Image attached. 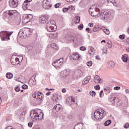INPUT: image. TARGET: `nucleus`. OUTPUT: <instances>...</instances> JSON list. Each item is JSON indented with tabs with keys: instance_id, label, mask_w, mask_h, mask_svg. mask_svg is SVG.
<instances>
[{
	"instance_id": "1",
	"label": "nucleus",
	"mask_w": 129,
	"mask_h": 129,
	"mask_svg": "<svg viewBox=\"0 0 129 129\" xmlns=\"http://www.w3.org/2000/svg\"><path fill=\"white\" fill-rule=\"evenodd\" d=\"M93 8L94 9V10H95V11L97 12V13H98L96 15H92L93 17H95V18H101V20H103L104 21H107V20H108V19H109L110 17V14L109 13V12L106 11H104L103 12H100L99 6L94 5L93 6Z\"/></svg>"
},
{
	"instance_id": "2",
	"label": "nucleus",
	"mask_w": 129,
	"mask_h": 129,
	"mask_svg": "<svg viewBox=\"0 0 129 129\" xmlns=\"http://www.w3.org/2000/svg\"><path fill=\"white\" fill-rule=\"evenodd\" d=\"M55 27H56V22H55V21L51 20L46 23L45 29L48 32H54V31H56Z\"/></svg>"
},
{
	"instance_id": "3",
	"label": "nucleus",
	"mask_w": 129,
	"mask_h": 129,
	"mask_svg": "<svg viewBox=\"0 0 129 129\" xmlns=\"http://www.w3.org/2000/svg\"><path fill=\"white\" fill-rule=\"evenodd\" d=\"M30 31H31V29L29 28L20 29L18 33V36L21 39H27L28 38V34H29Z\"/></svg>"
},
{
	"instance_id": "4",
	"label": "nucleus",
	"mask_w": 129,
	"mask_h": 129,
	"mask_svg": "<svg viewBox=\"0 0 129 129\" xmlns=\"http://www.w3.org/2000/svg\"><path fill=\"white\" fill-rule=\"evenodd\" d=\"M105 111L103 110H100L99 111H95L94 114V118L99 120V119H102L105 116Z\"/></svg>"
},
{
	"instance_id": "5",
	"label": "nucleus",
	"mask_w": 129,
	"mask_h": 129,
	"mask_svg": "<svg viewBox=\"0 0 129 129\" xmlns=\"http://www.w3.org/2000/svg\"><path fill=\"white\" fill-rule=\"evenodd\" d=\"M13 34V32L2 31L0 32V37L2 41H9L10 40V36Z\"/></svg>"
},
{
	"instance_id": "6",
	"label": "nucleus",
	"mask_w": 129,
	"mask_h": 129,
	"mask_svg": "<svg viewBox=\"0 0 129 129\" xmlns=\"http://www.w3.org/2000/svg\"><path fill=\"white\" fill-rule=\"evenodd\" d=\"M32 96L33 98H36V101L38 102V104H41L43 101V98H44V96L41 93L40 94L35 92L33 94Z\"/></svg>"
},
{
	"instance_id": "7",
	"label": "nucleus",
	"mask_w": 129,
	"mask_h": 129,
	"mask_svg": "<svg viewBox=\"0 0 129 129\" xmlns=\"http://www.w3.org/2000/svg\"><path fill=\"white\" fill-rule=\"evenodd\" d=\"M63 64V58H60L56 60L55 61L52 63L53 66L56 69H60L61 65Z\"/></svg>"
},
{
	"instance_id": "8",
	"label": "nucleus",
	"mask_w": 129,
	"mask_h": 129,
	"mask_svg": "<svg viewBox=\"0 0 129 129\" xmlns=\"http://www.w3.org/2000/svg\"><path fill=\"white\" fill-rule=\"evenodd\" d=\"M41 114H39L38 112L36 111H33V112H31L30 114V116L32 119H42V118H41Z\"/></svg>"
},
{
	"instance_id": "9",
	"label": "nucleus",
	"mask_w": 129,
	"mask_h": 129,
	"mask_svg": "<svg viewBox=\"0 0 129 129\" xmlns=\"http://www.w3.org/2000/svg\"><path fill=\"white\" fill-rule=\"evenodd\" d=\"M42 7L43 9L45 10H49L52 5L50 4V2L48 0H44L42 3Z\"/></svg>"
},
{
	"instance_id": "10",
	"label": "nucleus",
	"mask_w": 129,
	"mask_h": 129,
	"mask_svg": "<svg viewBox=\"0 0 129 129\" xmlns=\"http://www.w3.org/2000/svg\"><path fill=\"white\" fill-rule=\"evenodd\" d=\"M48 19H49L48 15H42L40 16L39 23H40V24H46L48 21Z\"/></svg>"
},
{
	"instance_id": "11",
	"label": "nucleus",
	"mask_w": 129,
	"mask_h": 129,
	"mask_svg": "<svg viewBox=\"0 0 129 129\" xmlns=\"http://www.w3.org/2000/svg\"><path fill=\"white\" fill-rule=\"evenodd\" d=\"M70 58L73 60H76V61L77 60L78 61H80V59H81V56H80L78 53H74L70 56Z\"/></svg>"
},
{
	"instance_id": "12",
	"label": "nucleus",
	"mask_w": 129,
	"mask_h": 129,
	"mask_svg": "<svg viewBox=\"0 0 129 129\" xmlns=\"http://www.w3.org/2000/svg\"><path fill=\"white\" fill-rule=\"evenodd\" d=\"M17 12L15 10H10L7 11L4 13V17H6V18L9 17V16H13L16 14Z\"/></svg>"
},
{
	"instance_id": "13",
	"label": "nucleus",
	"mask_w": 129,
	"mask_h": 129,
	"mask_svg": "<svg viewBox=\"0 0 129 129\" xmlns=\"http://www.w3.org/2000/svg\"><path fill=\"white\" fill-rule=\"evenodd\" d=\"M19 1L18 0H10L9 2V6L11 8H17L19 5Z\"/></svg>"
},
{
	"instance_id": "14",
	"label": "nucleus",
	"mask_w": 129,
	"mask_h": 129,
	"mask_svg": "<svg viewBox=\"0 0 129 129\" xmlns=\"http://www.w3.org/2000/svg\"><path fill=\"white\" fill-rule=\"evenodd\" d=\"M109 101L110 102H111V103H112L113 105H114L116 101H117V98L114 96H110L109 98Z\"/></svg>"
},
{
	"instance_id": "15",
	"label": "nucleus",
	"mask_w": 129,
	"mask_h": 129,
	"mask_svg": "<svg viewBox=\"0 0 129 129\" xmlns=\"http://www.w3.org/2000/svg\"><path fill=\"white\" fill-rule=\"evenodd\" d=\"M94 82L97 84L102 83V82H103V81H102V80L100 79V77H99V76H96L94 79Z\"/></svg>"
},
{
	"instance_id": "16",
	"label": "nucleus",
	"mask_w": 129,
	"mask_h": 129,
	"mask_svg": "<svg viewBox=\"0 0 129 129\" xmlns=\"http://www.w3.org/2000/svg\"><path fill=\"white\" fill-rule=\"evenodd\" d=\"M25 18H26V19H22V20L24 21H25V23H29V22H30L31 21V20H32L33 19V16H32V15L31 14H29V15H26L25 16Z\"/></svg>"
},
{
	"instance_id": "17",
	"label": "nucleus",
	"mask_w": 129,
	"mask_h": 129,
	"mask_svg": "<svg viewBox=\"0 0 129 129\" xmlns=\"http://www.w3.org/2000/svg\"><path fill=\"white\" fill-rule=\"evenodd\" d=\"M66 102L68 103V104L71 105V104H73L74 102H75V100L73 99V98L69 97L67 99Z\"/></svg>"
},
{
	"instance_id": "18",
	"label": "nucleus",
	"mask_w": 129,
	"mask_h": 129,
	"mask_svg": "<svg viewBox=\"0 0 129 129\" xmlns=\"http://www.w3.org/2000/svg\"><path fill=\"white\" fill-rule=\"evenodd\" d=\"M60 109H61V105H60V104H56L54 106L53 108L52 109V111L53 112H54L55 111H56V112H58Z\"/></svg>"
},
{
	"instance_id": "19",
	"label": "nucleus",
	"mask_w": 129,
	"mask_h": 129,
	"mask_svg": "<svg viewBox=\"0 0 129 129\" xmlns=\"http://www.w3.org/2000/svg\"><path fill=\"white\" fill-rule=\"evenodd\" d=\"M90 79H91V76H90L86 77L82 82L83 84H87V83L89 82Z\"/></svg>"
},
{
	"instance_id": "20",
	"label": "nucleus",
	"mask_w": 129,
	"mask_h": 129,
	"mask_svg": "<svg viewBox=\"0 0 129 129\" xmlns=\"http://www.w3.org/2000/svg\"><path fill=\"white\" fill-rule=\"evenodd\" d=\"M68 75H69V72H68L67 70H64L61 73V76L62 77H66V76H68Z\"/></svg>"
},
{
	"instance_id": "21",
	"label": "nucleus",
	"mask_w": 129,
	"mask_h": 129,
	"mask_svg": "<svg viewBox=\"0 0 129 129\" xmlns=\"http://www.w3.org/2000/svg\"><path fill=\"white\" fill-rule=\"evenodd\" d=\"M28 83L30 86L36 85V81L33 79L29 80Z\"/></svg>"
},
{
	"instance_id": "22",
	"label": "nucleus",
	"mask_w": 129,
	"mask_h": 129,
	"mask_svg": "<svg viewBox=\"0 0 129 129\" xmlns=\"http://www.w3.org/2000/svg\"><path fill=\"white\" fill-rule=\"evenodd\" d=\"M127 58H128V57L127 56V55H126V54L122 55V60L123 62H127Z\"/></svg>"
},
{
	"instance_id": "23",
	"label": "nucleus",
	"mask_w": 129,
	"mask_h": 129,
	"mask_svg": "<svg viewBox=\"0 0 129 129\" xmlns=\"http://www.w3.org/2000/svg\"><path fill=\"white\" fill-rule=\"evenodd\" d=\"M89 14H91V16H92V17H93V15H97V14H98L97 13V12H96V10H95V11H91V8L89 9Z\"/></svg>"
},
{
	"instance_id": "24",
	"label": "nucleus",
	"mask_w": 129,
	"mask_h": 129,
	"mask_svg": "<svg viewBox=\"0 0 129 129\" xmlns=\"http://www.w3.org/2000/svg\"><path fill=\"white\" fill-rule=\"evenodd\" d=\"M11 62L12 65H18V62L16 61V59L13 56L11 58Z\"/></svg>"
},
{
	"instance_id": "25",
	"label": "nucleus",
	"mask_w": 129,
	"mask_h": 129,
	"mask_svg": "<svg viewBox=\"0 0 129 129\" xmlns=\"http://www.w3.org/2000/svg\"><path fill=\"white\" fill-rule=\"evenodd\" d=\"M50 47L51 48H53V49H55V50H58L59 47H58V46L57 45V44H56V43H52L50 45Z\"/></svg>"
},
{
	"instance_id": "26",
	"label": "nucleus",
	"mask_w": 129,
	"mask_h": 129,
	"mask_svg": "<svg viewBox=\"0 0 129 129\" xmlns=\"http://www.w3.org/2000/svg\"><path fill=\"white\" fill-rule=\"evenodd\" d=\"M6 77L8 79H12V78H13V74L11 73H7L6 74Z\"/></svg>"
},
{
	"instance_id": "27",
	"label": "nucleus",
	"mask_w": 129,
	"mask_h": 129,
	"mask_svg": "<svg viewBox=\"0 0 129 129\" xmlns=\"http://www.w3.org/2000/svg\"><path fill=\"white\" fill-rule=\"evenodd\" d=\"M28 7H29V4H28V3H24L22 5V8H23V9L24 10V11H26V10H27V8H28Z\"/></svg>"
},
{
	"instance_id": "28",
	"label": "nucleus",
	"mask_w": 129,
	"mask_h": 129,
	"mask_svg": "<svg viewBox=\"0 0 129 129\" xmlns=\"http://www.w3.org/2000/svg\"><path fill=\"white\" fill-rule=\"evenodd\" d=\"M80 22V17L77 16L75 18L74 23L75 24H78Z\"/></svg>"
},
{
	"instance_id": "29",
	"label": "nucleus",
	"mask_w": 129,
	"mask_h": 129,
	"mask_svg": "<svg viewBox=\"0 0 129 129\" xmlns=\"http://www.w3.org/2000/svg\"><path fill=\"white\" fill-rule=\"evenodd\" d=\"M110 123H111V120H108L104 123V125H105V126H107L109 125Z\"/></svg>"
},
{
	"instance_id": "30",
	"label": "nucleus",
	"mask_w": 129,
	"mask_h": 129,
	"mask_svg": "<svg viewBox=\"0 0 129 129\" xmlns=\"http://www.w3.org/2000/svg\"><path fill=\"white\" fill-rule=\"evenodd\" d=\"M108 66L109 68H113L114 67V62L112 61L109 62Z\"/></svg>"
},
{
	"instance_id": "31",
	"label": "nucleus",
	"mask_w": 129,
	"mask_h": 129,
	"mask_svg": "<svg viewBox=\"0 0 129 129\" xmlns=\"http://www.w3.org/2000/svg\"><path fill=\"white\" fill-rule=\"evenodd\" d=\"M78 116L81 119L82 118H83L84 116H85V113H84V112L80 113Z\"/></svg>"
},
{
	"instance_id": "32",
	"label": "nucleus",
	"mask_w": 129,
	"mask_h": 129,
	"mask_svg": "<svg viewBox=\"0 0 129 129\" xmlns=\"http://www.w3.org/2000/svg\"><path fill=\"white\" fill-rule=\"evenodd\" d=\"M90 94L91 96H95L96 95V93L94 91H91L90 92Z\"/></svg>"
},
{
	"instance_id": "33",
	"label": "nucleus",
	"mask_w": 129,
	"mask_h": 129,
	"mask_svg": "<svg viewBox=\"0 0 129 129\" xmlns=\"http://www.w3.org/2000/svg\"><path fill=\"white\" fill-rule=\"evenodd\" d=\"M103 32H104L106 35H109V34L110 33L109 30L106 29H104Z\"/></svg>"
},
{
	"instance_id": "34",
	"label": "nucleus",
	"mask_w": 129,
	"mask_h": 129,
	"mask_svg": "<svg viewBox=\"0 0 129 129\" xmlns=\"http://www.w3.org/2000/svg\"><path fill=\"white\" fill-rule=\"evenodd\" d=\"M119 39L120 40H124V38H125V35L124 34L120 35L119 36Z\"/></svg>"
},
{
	"instance_id": "35",
	"label": "nucleus",
	"mask_w": 129,
	"mask_h": 129,
	"mask_svg": "<svg viewBox=\"0 0 129 129\" xmlns=\"http://www.w3.org/2000/svg\"><path fill=\"white\" fill-rule=\"evenodd\" d=\"M68 11H69V7L67 8H63L62 9V12L63 13H67V12H68Z\"/></svg>"
},
{
	"instance_id": "36",
	"label": "nucleus",
	"mask_w": 129,
	"mask_h": 129,
	"mask_svg": "<svg viewBox=\"0 0 129 129\" xmlns=\"http://www.w3.org/2000/svg\"><path fill=\"white\" fill-rule=\"evenodd\" d=\"M89 53L90 55H93L94 54V50H93V49L91 48L89 51Z\"/></svg>"
},
{
	"instance_id": "37",
	"label": "nucleus",
	"mask_w": 129,
	"mask_h": 129,
	"mask_svg": "<svg viewBox=\"0 0 129 129\" xmlns=\"http://www.w3.org/2000/svg\"><path fill=\"white\" fill-rule=\"evenodd\" d=\"M123 127H124V128H128L129 127V123H126L123 125Z\"/></svg>"
},
{
	"instance_id": "38",
	"label": "nucleus",
	"mask_w": 129,
	"mask_h": 129,
	"mask_svg": "<svg viewBox=\"0 0 129 129\" xmlns=\"http://www.w3.org/2000/svg\"><path fill=\"white\" fill-rule=\"evenodd\" d=\"M15 90L16 91V92H19V91H20V87H19L18 86H16L15 87Z\"/></svg>"
},
{
	"instance_id": "39",
	"label": "nucleus",
	"mask_w": 129,
	"mask_h": 129,
	"mask_svg": "<svg viewBox=\"0 0 129 129\" xmlns=\"http://www.w3.org/2000/svg\"><path fill=\"white\" fill-rule=\"evenodd\" d=\"M107 43L109 45L108 48H111V47L112 46V44L111 43V41H108V42H107Z\"/></svg>"
},
{
	"instance_id": "40",
	"label": "nucleus",
	"mask_w": 129,
	"mask_h": 129,
	"mask_svg": "<svg viewBox=\"0 0 129 129\" xmlns=\"http://www.w3.org/2000/svg\"><path fill=\"white\" fill-rule=\"evenodd\" d=\"M87 66H89V67H90V66H92V61H88L87 62Z\"/></svg>"
},
{
	"instance_id": "41",
	"label": "nucleus",
	"mask_w": 129,
	"mask_h": 129,
	"mask_svg": "<svg viewBox=\"0 0 129 129\" xmlns=\"http://www.w3.org/2000/svg\"><path fill=\"white\" fill-rule=\"evenodd\" d=\"M94 88L96 90H99V89H100V87L99 86V85H97L94 86Z\"/></svg>"
},
{
	"instance_id": "42",
	"label": "nucleus",
	"mask_w": 129,
	"mask_h": 129,
	"mask_svg": "<svg viewBox=\"0 0 129 129\" xmlns=\"http://www.w3.org/2000/svg\"><path fill=\"white\" fill-rule=\"evenodd\" d=\"M102 51H103V54H107V49L104 48H103V49H102Z\"/></svg>"
},
{
	"instance_id": "43",
	"label": "nucleus",
	"mask_w": 129,
	"mask_h": 129,
	"mask_svg": "<svg viewBox=\"0 0 129 129\" xmlns=\"http://www.w3.org/2000/svg\"><path fill=\"white\" fill-rule=\"evenodd\" d=\"M22 88L23 89H28V86H27L26 84H24L22 86Z\"/></svg>"
},
{
	"instance_id": "44",
	"label": "nucleus",
	"mask_w": 129,
	"mask_h": 129,
	"mask_svg": "<svg viewBox=\"0 0 129 129\" xmlns=\"http://www.w3.org/2000/svg\"><path fill=\"white\" fill-rule=\"evenodd\" d=\"M93 32H98V30L97 29V27H94L93 28Z\"/></svg>"
},
{
	"instance_id": "45",
	"label": "nucleus",
	"mask_w": 129,
	"mask_h": 129,
	"mask_svg": "<svg viewBox=\"0 0 129 129\" xmlns=\"http://www.w3.org/2000/svg\"><path fill=\"white\" fill-rule=\"evenodd\" d=\"M78 29H79V30H82V29H83V24H82L81 25H79L78 27Z\"/></svg>"
},
{
	"instance_id": "46",
	"label": "nucleus",
	"mask_w": 129,
	"mask_h": 129,
	"mask_svg": "<svg viewBox=\"0 0 129 129\" xmlns=\"http://www.w3.org/2000/svg\"><path fill=\"white\" fill-rule=\"evenodd\" d=\"M60 5H61V4L57 3L55 4L54 5V8H55V9H57V8H59L60 7Z\"/></svg>"
},
{
	"instance_id": "47",
	"label": "nucleus",
	"mask_w": 129,
	"mask_h": 129,
	"mask_svg": "<svg viewBox=\"0 0 129 129\" xmlns=\"http://www.w3.org/2000/svg\"><path fill=\"white\" fill-rule=\"evenodd\" d=\"M80 50L81 51H85V50H86V47H84V46H81L80 47Z\"/></svg>"
},
{
	"instance_id": "48",
	"label": "nucleus",
	"mask_w": 129,
	"mask_h": 129,
	"mask_svg": "<svg viewBox=\"0 0 129 129\" xmlns=\"http://www.w3.org/2000/svg\"><path fill=\"white\" fill-rule=\"evenodd\" d=\"M86 30L87 31V32H88V33H92V31H91V29H90L89 28H87L86 29Z\"/></svg>"
},
{
	"instance_id": "49",
	"label": "nucleus",
	"mask_w": 129,
	"mask_h": 129,
	"mask_svg": "<svg viewBox=\"0 0 129 129\" xmlns=\"http://www.w3.org/2000/svg\"><path fill=\"white\" fill-rule=\"evenodd\" d=\"M15 59L16 61V63H17V64H19L20 63V59H19V58L18 57H16Z\"/></svg>"
},
{
	"instance_id": "50",
	"label": "nucleus",
	"mask_w": 129,
	"mask_h": 129,
	"mask_svg": "<svg viewBox=\"0 0 129 129\" xmlns=\"http://www.w3.org/2000/svg\"><path fill=\"white\" fill-rule=\"evenodd\" d=\"M107 2L108 3H109L110 2V3H111L112 4H114V3H115V0H107Z\"/></svg>"
},
{
	"instance_id": "51",
	"label": "nucleus",
	"mask_w": 129,
	"mask_h": 129,
	"mask_svg": "<svg viewBox=\"0 0 129 129\" xmlns=\"http://www.w3.org/2000/svg\"><path fill=\"white\" fill-rule=\"evenodd\" d=\"M114 90H119L120 89V87L116 86L114 88Z\"/></svg>"
},
{
	"instance_id": "52",
	"label": "nucleus",
	"mask_w": 129,
	"mask_h": 129,
	"mask_svg": "<svg viewBox=\"0 0 129 129\" xmlns=\"http://www.w3.org/2000/svg\"><path fill=\"white\" fill-rule=\"evenodd\" d=\"M68 8L69 10H71L72 11L75 10V8L73 6L69 7Z\"/></svg>"
},
{
	"instance_id": "53",
	"label": "nucleus",
	"mask_w": 129,
	"mask_h": 129,
	"mask_svg": "<svg viewBox=\"0 0 129 129\" xmlns=\"http://www.w3.org/2000/svg\"><path fill=\"white\" fill-rule=\"evenodd\" d=\"M32 125H33V123L32 122H29L28 123V126H29V127H32Z\"/></svg>"
},
{
	"instance_id": "54",
	"label": "nucleus",
	"mask_w": 129,
	"mask_h": 129,
	"mask_svg": "<svg viewBox=\"0 0 129 129\" xmlns=\"http://www.w3.org/2000/svg\"><path fill=\"white\" fill-rule=\"evenodd\" d=\"M103 93V90H101L100 93V97H102Z\"/></svg>"
},
{
	"instance_id": "55",
	"label": "nucleus",
	"mask_w": 129,
	"mask_h": 129,
	"mask_svg": "<svg viewBox=\"0 0 129 129\" xmlns=\"http://www.w3.org/2000/svg\"><path fill=\"white\" fill-rule=\"evenodd\" d=\"M96 60H100V57L99 56V55H96Z\"/></svg>"
},
{
	"instance_id": "56",
	"label": "nucleus",
	"mask_w": 129,
	"mask_h": 129,
	"mask_svg": "<svg viewBox=\"0 0 129 129\" xmlns=\"http://www.w3.org/2000/svg\"><path fill=\"white\" fill-rule=\"evenodd\" d=\"M31 2H32V0H26L25 1H24V3L27 4V3H31Z\"/></svg>"
},
{
	"instance_id": "57",
	"label": "nucleus",
	"mask_w": 129,
	"mask_h": 129,
	"mask_svg": "<svg viewBox=\"0 0 129 129\" xmlns=\"http://www.w3.org/2000/svg\"><path fill=\"white\" fill-rule=\"evenodd\" d=\"M61 91H62V92H63V93H65V92H66V89L63 88V89L61 90Z\"/></svg>"
},
{
	"instance_id": "58",
	"label": "nucleus",
	"mask_w": 129,
	"mask_h": 129,
	"mask_svg": "<svg viewBox=\"0 0 129 129\" xmlns=\"http://www.w3.org/2000/svg\"><path fill=\"white\" fill-rule=\"evenodd\" d=\"M89 26H90L91 27H93V23H90L89 24Z\"/></svg>"
},
{
	"instance_id": "59",
	"label": "nucleus",
	"mask_w": 129,
	"mask_h": 129,
	"mask_svg": "<svg viewBox=\"0 0 129 129\" xmlns=\"http://www.w3.org/2000/svg\"><path fill=\"white\" fill-rule=\"evenodd\" d=\"M68 3H72V2H74L75 0H66Z\"/></svg>"
},
{
	"instance_id": "60",
	"label": "nucleus",
	"mask_w": 129,
	"mask_h": 129,
	"mask_svg": "<svg viewBox=\"0 0 129 129\" xmlns=\"http://www.w3.org/2000/svg\"><path fill=\"white\" fill-rule=\"evenodd\" d=\"M45 90H47V91H49V90H54V89H49V88H46L45 89Z\"/></svg>"
},
{
	"instance_id": "61",
	"label": "nucleus",
	"mask_w": 129,
	"mask_h": 129,
	"mask_svg": "<svg viewBox=\"0 0 129 129\" xmlns=\"http://www.w3.org/2000/svg\"><path fill=\"white\" fill-rule=\"evenodd\" d=\"M125 91L127 94H129V90L128 89H126Z\"/></svg>"
},
{
	"instance_id": "62",
	"label": "nucleus",
	"mask_w": 129,
	"mask_h": 129,
	"mask_svg": "<svg viewBox=\"0 0 129 129\" xmlns=\"http://www.w3.org/2000/svg\"><path fill=\"white\" fill-rule=\"evenodd\" d=\"M50 94H51V92H49L46 93V95L49 96V95H50Z\"/></svg>"
},
{
	"instance_id": "63",
	"label": "nucleus",
	"mask_w": 129,
	"mask_h": 129,
	"mask_svg": "<svg viewBox=\"0 0 129 129\" xmlns=\"http://www.w3.org/2000/svg\"><path fill=\"white\" fill-rule=\"evenodd\" d=\"M126 51L127 52H129V47H126Z\"/></svg>"
},
{
	"instance_id": "64",
	"label": "nucleus",
	"mask_w": 129,
	"mask_h": 129,
	"mask_svg": "<svg viewBox=\"0 0 129 129\" xmlns=\"http://www.w3.org/2000/svg\"><path fill=\"white\" fill-rule=\"evenodd\" d=\"M106 41H105V40H102L101 43H106Z\"/></svg>"
}]
</instances>
